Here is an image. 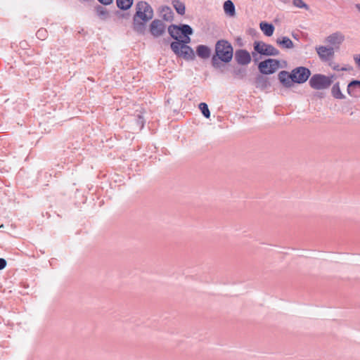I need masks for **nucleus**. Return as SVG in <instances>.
Masks as SVG:
<instances>
[{"mask_svg":"<svg viewBox=\"0 0 360 360\" xmlns=\"http://www.w3.org/2000/svg\"><path fill=\"white\" fill-rule=\"evenodd\" d=\"M233 56V48L231 44L225 39L218 40L215 44L214 54L211 59V64L215 69L220 68L222 63H228Z\"/></svg>","mask_w":360,"mask_h":360,"instance_id":"1","label":"nucleus"},{"mask_svg":"<svg viewBox=\"0 0 360 360\" xmlns=\"http://www.w3.org/2000/svg\"><path fill=\"white\" fill-rule=\"evenodd\" d=\"M153 17L152 7L146 1H139L136 5V13L133 18L134 29L139 33H143L146 23Z\"/></svg>","mask_w":360,"mask_h":360,"instance_id":"2","label":"nucleus"},{"mask_svg":"<svg viewBox=\"0 0 360 360\" xmlns=\"http://www.w3.org/2000/svg\"><path fill=\"white\" fill-rule=\"evenodd\" d=\"M334 75L330 77L321 74H315L309 79L310 86L316 90H321L328 89L333 83Z\"/></svg>","mask_w":360,"mask_h":360,"instance_id":"3","label":"nucleus"},{"mask_svg":"<svg viewBox=\"0 0 360 360\" xmlns=\"http://www.w3.org/2000/svg\"><path fill=\"white\" fill-rule=\"evenodd\" d=\"M170 47L172 51L178 56L182 57L187 60L195 59L194 51L188 45L181 44L180 42H172Z\"/></svg>","mask_w":360,"mask_h":360,"instance_id":"4","label":"nucleus"},{"mask_svg":"<svg viewBox=\"0 0 360 360\" xmlns=\"http://www.w3.org/2000/svg\"><path fill=\"white\" fill-rule=\"evenodd\" d=\"M253 48L255 52L263 56H277L280 54V51L274 46L262 41H255Z\"/></svg>","mask_w":360,"mask_h":360,"instance_id":"5","label":"nucleus"},{"mask_svg":"<svg viewBox=\"0 0 360 360\" xmlns=\"http://www.w3.org/2000/svg\"><path fill=\"white\" fill-rule=\"evenodd\" d=\"M279 65V60L268 58L258 64V70L263 75H271L278 69Z\"/></svg>","mask_w":360,"mask_h":360,"instance_id":"6","label":"nucleus"},{"mask_svg":"<svg viewBox=\"0 0 360 360\" xmlns=\"http://www.w3.org/2000/svg\"><path fill=\"white\" fill-rule=\"evenodd\" d=\"M311 75L309 69L305 67H297L292 70V76L297 84H303L307 81Z\"/></svg>","mask_w":360,"mask_h":360,"instance_id":"7","label":"nucleus"},{"mask_svg":"<svg viewBox=\"0 0 360 360\" xmlns=\"http://www.w3.org/2000/svg\"><path fill=\"white\" fill-rule=\"evenodd\" d=\"M319 58L324 62L328 61L334 57V48L332 46H319L316 47Z\"/></svg>","mask_w":360,"mask_h":360,"instance_id":"8","label":"nucleus"},{"mask_svg":"<svg viewBox=\"0 0 360 360\" xmlns=\"http://www.w3.org/2000/svg\"><path fill=\"white\" fill-rule=\"evenodd\" d=\"M235 60L238 65H247L251 62V55L245 49H238L234 55Z\"/></svg>","mask_w":360,"mask_h":360,"instance_id":"9","label":"nucleus"},{"mask_svg":"<svg viewBox=\"0 0 360 360\" xmlns=\"http://www.w3.org/2000/svg\"><path fill=\"white\" fill-rule=\"evenodd\" d=\"M345 39V35L341 32L337 31L328 35L326 38V41L332 46L339 47Z\"/></svg>","mask_w":360,"mask_h":360,"instance_id":"10","label":"nucleus"},{"mask_svg":"<svg viewBox=\"0 0 360 360\" xmlns=\"http://www.w3.org/2000/svg\"><path fill=\"white\" fill-rule=\"evenodd\" d=\"M278 77L280 82L286 88L292 87L294 83H295L293 81L294 79L292 76V72H288V71L282 70L278 73Z\"/></svg>","mask_w":360,"mask_h":360,"instance_id":"11","label":"nucleus"},{"mask_svg":"<svg viewBox=\"0 0 360 360\" xmlns=\"http://www.w3.org/2000/svg\"><path fill=\"white\" fill-rule=\"evenodd\" d=\"M150 30L155 37H158L165 32V25L160 20H154L150 24Z\"/></svg>","mask_w":360,"mask_h":360,"instance_id":"12","label":"nucleus"},{"mask_svg":"<svg viewBox=\"0 0 360 360\" xmlns=\"http://www.w3.org/2000/svg\"><path fill=\"white\" fill-rule=\"evenodd\" d=\"M193 33V29L188 25L183 24L182 25V35H184V39L181 40H178L177 42H180L181 44L187 45V44L190 43L191 38L189 35H192Z\"/></svg>","mask_w":360,"mask_h":360,"instance_id":"13","label":"nucleus"},{"mask_svg":"<svg viewBox=\"0 0 360 360\" xmlns=\"http://www.w3.org/2000/svg\"><path fill=\"white\" fill-rule=\"evenodd\" d=\"M347 92L348 94L354 97H357L360 96V81L353 80L347 86Z\"/></svg>","mask_w":360,"mask_h":360,"instance_id":"14","label":"nucleus"},{"mask_svg":"<svg viewBox=\"0 0 360 360\" xmlns=\"http://www.w3.org/2000/svg\"><path fill=\"white\" fill-rule=\"evenodd\" d=\"M168 32L171 37L176 40L175 41H178L180 38V34H182V25H171L168 27Z\"/></svg>","mask_w":360,"mask_h":360,"instance_id":"15","label":"nucleus"},{"mask_svg":"<svg viewBox=\"0 0 360 360\" xmlns=\"http://www.w3.org/2000/svg\"><path fill=\"white\" fill-rule=\"evenodd\" d=\"M196 53L198 57L202 59H207L210 57L211 49L205 45H198L196 47Z\"/></svg>","mask_w":360,"mask_h":360,"instance_id":"16","label":"nucleus"},{"mask_svg":"<svg viewBox=\"0 0 360 360\" xmlns=\"http://www.w3.org/2000/svg\"><path fill=\"white\" fill-rule=\"evenodd\" d=\"M276 44L283 49H292L293 42L288 37H281L276 39Z\"/></svg>","mask_w":360,"mask_h":360,"instance_id":"17","label":"nucleus"},{"mask_svg":"<svg viewBox=\"0 0 360 360\" xmlns=\"http://www.w3.org/2000/svg\"><path fill=\"white\" fill-rule=\"evenodd\" d=\"M259 27L263 33L267 37H271L274 34V26L271 23L262 22L259 24Z\"/></svg>","mask_w":360,"mask_h":360,"instance_id":"18","label":"nucleus"},{"mask_svg":"<svg viewBox=\"0 0 360 360\" xmlns=\"http://www.w3.org/2000/svg\"><path fill=\"white\" fill-rule=\"evenodd\" d=\"M160 16L165 21H172L173 20L174 13L171 8L164 6L160 10Z\"/></svg>","mask_w":360,"mask_h":360,"instance_id":"19","label":"nucleus"},{"mask_svg":"<svg viewBox=\"0 0 360 360\" xmlns=\"http://www.w3.org/2000/svg\"><path fill=\"white\" fill-rule=\"evenodd\" d=\"M226 14L233 16L236 14V8L234 4L231 0H227L224 3L223 6Z\"/></svg>","mask_w":360,"mask_h":360,"instance_id":"20","label":"nucleus"},{"mask_svg":"<svg viewBox=\"0 0 360 360\" xmlns=\"http://www.w3.org/2000/svg\"><path fill=\"white\" fill-rule=\"evenodd\" d=\"M116 4L120 9L126 11L131 7L133 0H116Z\"/></svg>","mask_w":360,"mask_h":360,"instance_id":"21","label":"nucleus"},{"mask_svg":"<svg viewBox=\"0 0 360 360\" xmlns=\"http://www.w3.org/2000/svg\"><path fill=\"white\" fill-rule=\"evenodd\" d=\"M332 95L334 98L338 99H343L345 98V96L341 92L339 83L335 84L331 89Z\"/></svg>","mask_w":360,"mask_h":360,"instance_id":"22","label":"nucleus"},{"mask_svg":"<svg viewBox=\"0 0 360 360\" xmlns=\"http://www.w3.org/2000/svg\"><path fill=\"white\" fill-rule=\"evenodd\" d=\"M172 4L179 14L184 15L185 13L186 8L184 3L179 0H172Z\"/></svg>","mask_w":360,"mask_h":360,"instance_id":"23","label":"nucleus"},{"mask_svg":"<svg viewBox=\"0 0 360 360\" xmlns=\"http://www.w3.org/2000/svg\"><path fill=\"white\" fill-rule=\"evenodd\" d=\"M96 11L98 15L99 16V18L101 19L105 20L107 18V17L108 15V13L104 7H103L101 6H97L96 7Z\"/></svg>","mask_w":360,"mask_h":360,"instance_id":"24","label":"nucleus"},{"mask_svg":"<svg viewBox=\"0 0 360 360\" xmlns=\"http://www.w3.org/2000/svg\"><path fill=\"white\" fill-rule=\"evenodd\" d=\"M199 109L206 118H209L210 117V112L208 108V105L205 103H200L199 104Z\"/></svg>","mask_w":360,"mask_h":360,"instance_id":"25","label":"nucleus"},{"mask_svg":"<svg viewBox=\"0 0 360 360\" xmlns=\"http://www.w3.org/2000/svg\"><path fill=\"white\" fill-rule=\"evenodd\" d=\"M233 75L239 79H243L246 75V70L244 68H238L233 70Z\"/></svg>","mask_w":360,"mask_h":360,"instance_id":"26","label":"nucleus"},{"mask_svg":"<svg viewBox=\"0 0 360 360\" xmlns=\"http://www.w3.org/2000/svg\"><path fill=\"white\" fill-rule=\"evenodd\" d=\"M292 4L295 7L299 8H304L305 10L309 9V6L306 3H304L303 0H293Z\"/></svg>","mask_w":360,"mask_h":360,"instance_id":"27","label":"nucleus"},{"mask_svg":"<svg viewBox=\"0 0 360 360\" xmlns=\"http://www.w3.org/2000/svg\"><path fill=\"white\" fill-rule=\"evenodd\" d=\"M333 69L335 70H337V71H347V70H352L351 68H346V67H344V68H340L339 65H337V64H335L333 66Z\"/></svg>","mask_w":360,"mask_h":360,"instance_id":"28","label":"nucleus"},{"mask_svg":"<svg viewBox=\"0 0 360 360\" xmlns=\"http://www.w3.org/2000/svg\"><path fill=\"white\" fill-rule=\"evenodd\" d=\"M46 31L45 30H39L37 32V36L39 39L44 37L46 35Z\"/></svg>","mask_w":360,"mask_h":360,"instance_id":"29","label":"nucleus"},{"mask_svg":"<svg viewBox=\"0 0 360 360\" xmlns=\"http://www.w3.org/2000/svg\"><path fill=\"white\" fill-rule=\"evenodd\" d=\"M259 53H257V52H255V51L253 52H252V56L253 57V61L255 63H257L259 61V60L261 58L260 56H258Z\"/></svg>","mask_w":360,"mask_h":360,"instance_id":"30","label":"nucleus"},{"mask_svg":"<svg viewBox=\"0 0 360 360\" xmlns=\"http://www.w3.org/2000/svg\"><path fill=\"white\" fill-rule=\"evenodd\" d=\"M6 260L4 258H0V270L4 269L6 266Z\"/></svg>","mask_w":360,"mask_h":360,"instance_id":"31","label":"nucleus"},{"mask_svg":"<svg viewBox=\"0 0 360 360\" xmlns=\"http://www.w3.org/2000/svg\"><path fill=\"white\" fill-rule=\"evenodd\" d=\"M137 124L140 125L141 128L143 127L144 121H143V117L141 115H139V117L137 120Z\"/></svg>","mask_w":360,"mask_h":360,"instance_id":"32","label":"nucleus"},{"mask_svg":"<svg viewBox=\"0 0 360 360\" xmlns=\"http://www.w3.org/2000/svg\"><path fill=\"white\" fill-rule=\"evenodd\" d=\"M98 1L103 5H109L112 2V0H98Z\"/></svg>","mask_w":360,"mask_h":360,"instance_id":"33","label":"nucleus"},{"mask_svg":"<svg viewBox=\"0 0 360 360\" xmlns=\"http://www.w3.org/2000/svg\"><path fill=\"white\" fill-rule=\"evenodd\" d=\"M354 60H355L356 63L360 68V55H357V56H354Z\"/></svg>","mask_w":360,"mask_h":360,"instance_id":"34","label":"nucleus"},{"mask_svg":"<svg viewBox=\"0 0 360 360\" xmlns=\"http://www.w3.org/2000/svg\"><path fill=\"white\" fill-rule=\"evenodd\" d=\"M355 7L356 9L360 12V4H357L355 5Z\"/></svg>","mask_w":360,"mask_h":360,"instance_id":"35","label":"nucleus"},{"mask_svg":"<svg viewBox=\"0 0 360 360\" xmlns=\"http://www.w3.org/2000/svg\"><path fill=\"white\" fill-rule=\"evenodd\" d=\"M280 1L284 4H288L290 1V0H280Z\"/></svg>","mask_w":360,"mask_h":360,"instance_id":"36","label":"nucleus"},{"mask_svg":"<svg viewBox=\"0 0 360 360\" xmlns=\"http://www.w3.org/2000/svg\"><path fill=\"white\" fill-rule=\"evenodd\" d=\"M4 228V224L0 225V229Z\"/></svg>","mask_w":360,"mask_h":360,"instance_id":"37","label":"nucleus"},{"mask_svg":"<svg viewBox=\"0 0 360 360\" xmlns=\"http://www.w3.org/2000/svg\"><path fill=\"white\" fill-rule=\"evenodd\" d=\"M260 79H262V77H258L257 81H259Z\"/></svg>","mask_w":360,"mask_h":360,"instance_id":"38","label":"nucleus"}]
</instances>
